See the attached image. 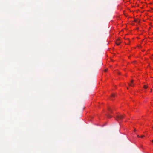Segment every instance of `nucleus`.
Returning <instances> with one entry per match:
<instances>
[{
	"mask_svg": "<svg viewBox=\"0 0 153 153\" xmlns=\"http://www.w3.org/2000/svg\"><path fill=\"white\" fill-rule=\"evenodd\" d=\"M124 117V116L122 115H118L117 116L116 120H122Z\"/></svg>",
	"mask_w": 153,
	"mask_h": 153,
	"instance_id": "obj_1",
	"label": "nucleus"
},
{
	"mask_svg": "<svg viewBox=\"0 0 153 153\" xmlns=\"http://www.w3.org/2000/svg\"><path fill=\"white\" fill-rule=\"evenodd\" d=\"M133 80H132L131 81V83L129 84V85L130 86L133 87L134 86V84L133 83Z\"/></svg>",
	"mask_w": 153,
	"mask_h": 153,
	"instance_id": "obj_2",
	"label": "nucleus"
},
{
	"mask_svg": "<svg viewBox=\"0 0 153 153\" xmlns=\"http://www.w3.org/2000/svg\"><path fill=\"white\" fill-rule=\"evenodd\" d=\"M121 42L119 41V39H118L116 42V44L117 45H118L120 44Z\"/></svg>",
	"mask_w": 153,
	"mask_h": 153,
	"instance_id": "obj_3",
	"label": "nucleus"
},
{
	"mask_svg": "<svg viewBox=\"0 0 153 153\" xmlns=\"http://www.w3.org/2000/svg\"><path fill=\"white\" fill-rule=\"evenodd\" d=\"M115 97V94H112L111 95V98H112V97ZM111 99L112 100V99Z\"/></svg>",
	"mask_w": 153,
	"mask_h": 153,
	"instance_id": "obj_4",
	"label": "nucleus"
},
{
	"mask_svg": "<svg viewBox=\"0 0 153 153\" xmlns=\"http://www.w3.org/2000/svg\"><path fill=\"white\" fill-rule=\"evenodd\" d=\"M144 88H145V89H146L147 88H148V86H146V85H144Z\"/></svg>",
	"mask_w": 153,
	"mask_h": 153,
	"instance_id": "obj_5",
	"label": "nucleus"
},
{
	"mask_svg": "<svg viewBox=\"0 0 153 153\" xmlns=\"http://www.w3.org/2000/svg\"><path fill=\"white\" fill-rule=\"evenodd\" d=\"M107 117L108 118H111V116H110L109 115H108Z\"/></svg>",
	"mask_w": 153,
	"mask_h": 153,
	"instance_id": "obj_6",
	"label": "nucleus"
},
{
	"mask_svg": "<svg viewBox=\"0 0 153 153\" xmlns=\"http://www.w3.org/2000/svg\"><path fill=\"white\" fill-rule=\"evenodd\" d=\"M107 71V69H105L104 70V71L106 72Z\"/></svg>",
	"mask_w": 153,
	"mask_h": 153,
	"instance_id": "obj_7",
	"label": "nucleus"
},
{
	"mask_svg": "<svg viewBox=\"0 0 153 153\" xmlns=\"http://www.w3.org/2000/svg\"><path fill=\"white\" fill-rule=\"evenodd\" d=\"M144 137V135H142V136H141V138H143V137Z\"/></svg>",
	"mask_w": 153,
	"mask_h": 153,
	"instance_id": "obj_8",
	"label": "nucleus"
},
{
	"mask_svg": "<svg viewBox=\"0 0 153 153\" xmlns=\"http://www.w3.org/2000/svg\"><path fill=\"white\" fill-rule=\"evenodd\" d=\"M137 136L138 137H140V136H139V135H137Z\"/></svg>",
	"mask_w": 153,
	"mask_h": 153,
	"instance_id": "obj_9",
	"label": "nucleus"
},
{
	"mask_svg": "<svg viewBox=\"0 0 153 153\" xmlns=\"http://www.w3.org/2000/svg\"><path fill=\"white\" fill-rule=\"evenodd\" d=\"M108 110H109L110 111V109L109 108H108Z\"/></svg>",
	"mask_w": 153,
	"mask_h": 153,
	"instance_id": "obj_10",
	"label": "nucleus"
},
{
	"mask_svg": "<svg viewBox=\"0 0 153 153\" xmlns=\"http://www.w3.org/2000/svg\"><path fill=\"white\" fill-rule=\"evenodd\" d=\"M134 131H136V130L135 129Z\"/></svg>",
	"mask_w": 153,
	"mask_h": 153,
	"instance_id": "obj_11",
	"label": "nucleus"
},
{
	"mask_svg": "<svg viewBox=\"0 0 153 153\" xmlns=\"http://www.w3.org/2000/svg\"><path fill=\"white\" fill-rule=\"evenodd\" d=\"M127 44H128V45L129 44V43H128Z\"/></svg>",
	"mask_w": 153,
	"mask_h": 153,
	"instance_id": "obj_12",
	"label": "nucleus"
},
{
	"mask_svg": "<svg viewBox=\"0 0 153 153\" xmlns=\"http://www.w3.org/2000/svg\"><path fill=\"white\" fill-rule=\"evenodd\" d=\"M127 89H128V88H127Z\"/></svg>",
	"mask_w": 153,
	"mask_h": 153,
	"instance_id": "obj_13",
	"label": "nucleus"
},
{
	"mask_svg": "<svg viewBox=\"0 0 153 153\" xmlns=\"http://www.w3.org/2000/svg\"><path fill=\"white\" fill-rule=\"evenodd\" d=\"M152 91V90H151V91Z\"/></svg>",
	"mask_w": 153,
	"mask_h": 153,
	"instance_id": "obj_14",
	"label": "nucleus"
},
{
	"mask_svg": "<svg viewBox=\"0 0 153 153\" xmlns=\"http://www.w3.org/2000/svg\"><path fill=\"white\" fill-rule=\"evenodd\" d=\"M152 91V90H151V91Z\"/></svg>",
	"mask_w": 153,
	"mask_h": 153,
	"instance_id": "obj_15",
	"label": "nucleus"
},
{
	"mask_svg": "<svg viewBox=\"0 0 153 153\" xmlns=\"http://www.w3.org/2000/svg\"><path fill=\"white\" fill-rule=\"evenodd\" d=\"M152 141L153 142V140Z\"/></svg>",
	"mask_w": 153,
	"mask_h": 153,
	"instance_id": "obj_16",
	"label": "nucleus"
}]
</instances>
